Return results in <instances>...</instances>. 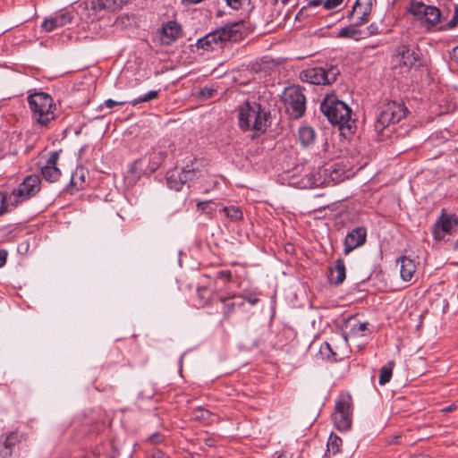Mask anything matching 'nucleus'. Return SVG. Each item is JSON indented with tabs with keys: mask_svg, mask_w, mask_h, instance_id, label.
I'll use <instances>...</instances> for the list:
<instances>
[{
	"mask_svg": "<svg viewBox=\"0 0 458 458\" xmlns=\"http://www.w3.org/2000/svg\"><path fill=\"white\" fill-rule=\"evenodd\" d=\"M407 12L428 30L434 29L441 20V12L437 7L421 1H411Z\"/></svg>",
	"mask_w": 458,
	"mask_h": 458,
	"instance_id": "nucleus-6",
	"label": "nucleus"
},
{
	"mask_svg": "<svg viewBox=\"0 0 458 458\" xmlns=\"http://www.w3.org/2000/svg\"><path fill=\"white\" fill-rule=\"evenodd\" d=\"M40 191V179L38 175H28L24 178L17 188L11 192V201L13 205L21 203L34 197Z\"/></svg>",
	"mask_w": 458,
	"mask_h": 458,
	"instance_id": "nucleus-10",
	"label": "nucleus"
},
{
	"mask_svg": "<svg viewBox=\"0 0 458 458\" xmlns=\"http://www.w3.org/2000/svg\"><path fill=\"white\" fill-rule=\"evenodd\" d=\"M222 211L229 217L232 221H239L242 218V210L234 206L224 207Z\"/></svg>",
	"mask_w": 458,
	"mask_h": 458,
	"instance_id": "nucleus-36",
	"label": "nucleus"
},
{
	"mask_svg": "<svg viewBox=\"0 0 458 458\" xmlns=\"http://www.w3.org/2000/svg\"><path fill=\"white\" fill-rule=\"evenodd\" d=\"M458 248V239L456 240L455 243H454V249H457Z\"/></svg>",
	"mask_w": 458,
	"mask_h": 458,
	"instance_id": "nucleus-57",
	"label": "nucleus"
},
{
	"mask_svg": "<svg viewBox=\"0 0 458 458\" xmlns=\"http://www.w3.org/2000/svg\"><path fill=\"white\" fill-rule=\"evenodd\" d=\"M394 367V361L389 360L386 365H384L380 369V374H379V377H378L379 385L384 386L390 381L392 375H393Z\"/></svg>",
	"mask_w": 458,
	"mask_h": 458,
	"instance_id": "nucleus-28",
	"label": "nucleus"
},
{
	"mask_svg": "<svg viewBox=\"0 0 458 458\" xmlns=\"http://www.w3.org/2000/svg\"><path fill=\"white\" fill-rule=\"evenodd\" d=\"M125 103H126L125 101H114L113 99H106L104 102L103 106H106L107 108H113L117 106H123Z\"/></svg>",
	"mask_w": 458,
	"mask_h": 458,
	"instance_id": "nucleus-45",
	"label": "nucleus"
},
{
	"mask_svg": "<svg viewBox=\"0 0 458 458\" xmlns=\"http://www.w3.org/2000/svg\"><path fill=\"white\" fill-rule=\"evenodd\" d=\"M457 25H458V4H454V15H453L452 19L445 26V29L451 30V29L455 28Z\"/></svg>",
	"mask_w": 458,
	"mask_h": 458,
	"instance_id": "nucleus-41",
	"label": "nucleus"
},
{
	"mask_svg": "<svg viewBox=\"0 0 458 458\" xmlns=\"http://www.w3.org/2000/svg\"><path fill=\"white\" fill-rule=\"evenodd\" d=\"M320 354L327 360L337 361L343 359V356L338 352V347L333 346L332 344L325 342L319 348Z\"/></svg>",
	"mask_w": 458,
	"mask_h": 458,
	"instance_id": "nucleus-26",
	"label": "nucleus"
},
{
	"mask_svg": "<svg viewBox=\"0 0 458 458\" xmlns=\"http://www.w3.org/2000/svg\"><path fill=\"white\" fill-rule=\"evenodd\" d=\"M358 25H354V22L348 27L342 28L338 33L337 37L342 38H357V37L360 34V31L356 29Z\"/></svg>",
	"mask_w": 458,
	"mask_h": 458,
	"instance_id": "nucleus-31",
	"label": "nucleus"
},
{
	"mask_svg": "<svg viewBox=\"0 0 458 458\" xmlns=\"http://www.w3.org/2000/svg\"><path fill=\"white\" fill-rule=\"evenodd\" d=\"M88 172L81 166L77 167L72 174L70 185L76 191H80L85 188L87 182Z\"/></svg>",
	"mask_w": 458,
	"mask_h": 458,
	"instance_id": "nucleus-24",
	"label": "nucleus"
},
{
	"mask_svg": "<svg viewBox=\"0 0 458 458\" xmlns=\"http://www.w3.org/2000/svg\"><path fill=\"white\" fill-rule=\"evenodd\" d=\"M346 277L345 264L343 259H337L334 267H329L328 280L336 285L341 284Z\"/></svg>",
	"mask_w": 458,
	"mask_h": 458,
	"instance_id": "nucleus-20",
	"label": "nucleus"
},
{
	"mask_svg": "<svg viewBox=\"0 0 458 458\" xmlns=\"http://www.w3.org/2000/svg\"><path fill=\"white\" fill-rule=\"evenodd\" d=\"M345 327L350 329L348 335L353 336L365 335V331L369 330L368 322H360L354 318H350L346 321Z\"/></svg>",
	"mask_w": 458,
	"mask_h": 458,
	"instance_id": "nucleus-25",
	"label": "nucleus"
},
{
	"mask_svg": "<svg viewBox=\"0 0 458 458\" xmlns=\"http://www.w3.org/2000/svg\"><path fill=\"white\" fill-rule=\"evenodd\" d=\"M199 412H200V415L198 416V418H203V419H208V416H209V411H207V410H204V409H200L199 410Z\"/></svg>",
	"mask_w": 458,
	"mask_h": 458,
	"instance_id": "nucleus-51",
	"label": "nucleus"
},
{
	"mask_svg": "<svg viewBox=\"0 0 458 458\" xmlns=\"http://www.w3.org/2000/svg\"><path fill=\"white\" fill-rule=\"evenodd\" d=\"M31 119L40 127H47L56 118V105L53 98L46 92H34L27 98Z\"/></svg>",
	"mask_w": 458,
	"mask_h": 458,
	"instance_id": "nucleus-4",
	"label": "nucleus"
},
{
	"mask_svg": "<svg viewBox=\"0 0 458 458\" xmlns=\"http://www.w3.org/2000/svg\"><path fill=\"white\" fill-rule=\"evenodd\" d=\"M208 293V289L205 287H199L197 290V295L200 300V304L205 305L208 301L206 300L205 294Z\"/></svg>",
	"mask_w": 458,
	"mask_h": 458,
	"instance_id": "nucleus-44",
	"label": "nucleus"
},
{
	"mask_svg": "<svg viewBox=\"0 0 458 458\" xmlns=\"http://www.w3.org/2000/svg\"><path fill=\"white\" fill-rule=\"evenodd\" d=\"M17 206L11 201V193L0 191V216L14 209Z\"/></svg>",
	"mask_w": 458,
	"mask_h": 458,
	"instance_id": "nucleus-30",
	"label": "nucleus"
},
{
	"mask_svg": "<svg viewBox=\"0 0 458 458\" xmlns=\"http://www.w3.org/2000/svg\"><path fill=\"white\" fill-rule=\"evenodd\" d=\"M452 59L458 64V46L453 49Z\"/></svg>",
	"mask_w": 458,
	"mask_h": 458,
	"instance_id": "nucleus-49",
	"label": "nucleus"
},
{
	"mask_svg": "<svg viewBox=\"0 0 458 458\" xmlns=\"http://www.w3.org/2000/svg\"><path fill=\"white\" fill-rule=\"evenodd\" d=\"M240 299L241 297H238L237 293H233L228 296L222 295L218 298V301L223 304L222 313L224 320L229 321L236 308L244 306V301H240Z\"/></svg>",
	"mask_w": 458,
	"mask_h": 458,
	"instance_id": "nucleus-16",
	"label": "nucleus"
},
{
	"mask_svg": "<svg viewBox=\"0 0 458 458\" xmlns=\"http://www.w3.org/2000/svg\"><path fill=\"white\" fill-rule=\"evenodd\" d=\"M397 55L400 57V65L407 68H411L420 60L419 49L410 48L406 45L398 47Z\"/></svg>",
	"mask_w": 458,
	"mask_h": 458,
	"instance_id": "nucleus-17",
	"label": "nucleus"
},
{
	"mask_svg": "<svg viewBox=\"0 0 458 458\" xmlns=\"http://www.w3.org/2000/svg\"><path fill=\"white\" fill-rule=\"evenodd\" d=\"M286 113L292 119L301 118L306 110V98L300 86L285 88L282 95Z\"/></svg>",
	"mask_w": 458,
	"mask_h": 458,
	"instance_id": "nucleus-8",
	"label": "nucleus"
},
{
	"mask_svg": "<svg viewBox=\"0 0 458 458\" xmlns=\"http://www.w3.org/2000/svg\"><path fill=\"white\" fill-rule=\"evenodd\" d=\"M216 204L212 201H199L197 204V210L206 214L208 216L212 217L216 212Z\"/></svg>",
	"mask_w": 458,
	"mask_h": 458,
	"instance_id": "nucleus-32",
	"label": "nucleus"
},
{
	"mask_svg": "<svg viewBox=\"0 0 458 458\" xmlns=\"http://www.w3.org/2000/svg\"><path fill=\"white\" fill-rule=\"evenodd\" d=\"M341 445H342V439L338 436H336L335 434H331L327 440V452L331 453L332 454H335L340 451Z\"/></svg>",
	"mask_w": 458,
	"mask_h": 458,
	"instance_id": "nucleus-34",
	"label": "nucleus"
},
{
	"mask_svg": "<svg viewBox=\"0 0 458 458\" xmlns=\"http://www.w3.org/2000/svg\"><path fill=\"white\" fill-rule=\"evenodd\" d=\"M321 112L328 121L340 129L351 128V108L335 95L327 96L320 104Z\"/></svg>",
	"mask_w": 458,
	"mask_h": 458,
	"instance_id": "nucleus-5",
	"label": "nucleus"
},
{
	"mask_svg": "<svg viewBox=\"0 0 458 458\" xmlns=\"http://www.w3.org/2000/svg\"><path fill=\"white\" fill-rule=\"evenodd\" d=\"M343 341H344V344H347V335H343Z\"/></svg>",
	"mask_w": 458,
	"mask_h": 458,
	"instance_id": "nucleus-55",
	"label": "nucleus"
},
{
	"mask_svg": "<svg viewBox=\"0 0 458 458\" xmlns=\"http://www.w3.org/2000/svg\"><path fill=\"white\" fill-rule=\"evenodd\" d=\"M344 0H325L324 7L327 10L336 8L343 4Z\"/></svg>",
	"mask_w": 458,
	"mask_h": 458,
	"instance_id": "nucleus-42",
	"label": "nucleus"
},
{
	"mask_svg": "<svg viewBox=\"0 0 458 458\" xmlns=\"http://www.w3.org/2000/svg\"><path fill=\"white\" fill-rule=\"evenodd\" d=\"M299 138L303 145H309L314 140L315 132L310 127H301L299 131Z\"/></svg>",
	"mask_w": 458,
	"mask_h": 458,
	"instance_id": "nucleus-35",
	"label": "nucleus"
},
{
	"mask_svg": "<svg viewBox=\"0 0 458 458\" xmlns=\"http://www.w3.org/2000/svg\"><path fill=\"white\" fill-rule=\"evenodd\" d=\"M167 186L174 191H180L185 184L182 170L174 168L169 170L165 176Z\"/></svg>",
	"mask_w": 458,
	"mask_h": 458,
	"instance_id": "nucleus-23",
	"label": "nucleus"
},
{
	"mask_svg": "<svg viewBox=\"0 0 458 458\" xmlns=\"http://www.w3.org/2000/svg\"><path fill=\"white\" fill-rule=\"evenodd\" d=\"M306 177L308 178V185L310 188L318 187L323 183L321 176L318 173L316 174L314 173L309 174L306 175Z\"/></svg>",
	"mask_w": 458,
	"mask_h": 458,
	"instance_id": "nucleus-39",
	"label": "nucleus"
},
{
	"mask_svg": "<svg viewBox=\"0 0 458 458\" xmlns=\"http://www.w3.org/2000/svg\"><path fill=\"white\" fill-rule=\"evenodd\" d=\"M409 110L403 102L384 103L374 124L378 140H385L395 131V125L406 120Z\"/></svg>",
	"mask_w": 458,
	"mask_h": 458,
	"instance_id": "nucleus-1",
	"label": "nucleus"
},
{
	"mask_svg": "<svg viewBox=\"0 0 458 458\" xmlns=\"http://www.w3.org/2000/svg\"><path fill=\"white\" fill-rule=\"evenodd\" d=\"M183 4H198L202 0H182Z\"/></svg>",
	"mask_w": 458,
	"mask_h": 458,
	"instance_id": "nucleus-53",
	"label": "nucleus"
},
{
	"mask_svg": "<svg viewBox=\"0 0 458 458\" xmlns=\"http://www.w3.org/2000/svg\"><path fill=\"white\" fill-rule=\"evenodd\" d=\"M374 0H355L352 10L347 14V19L354 25L366 23L372 11Z\"/></svg>",
	"mask_w": 458,
	"mask_h": 458,
	"instance_id": "nucleus-12",
	"label": "nucleus"
},
{
	"mask_svg": "<svg viewBox=\"0 0 458 458\" xmlns=\"http://www.w3.org/2000/svg\"><path fill=\"white\" fill-rule=\"evenodd\" d=\"M367 241V229L365 226H357L349 231L344 241V253L350 254L352 250L361 247Z\"/></svg>",
	"mask_w": 458,
	"mask_h": 458,
	"instance_id": "nucleus-13",
	"label": "nucleus"
},
{
	"mask_svg": "<svg viewBox=\"0 0 458 458\" xmlns=\"http://www.w3.org/2000/svg\"><path fill=\"white\" fill-rule=\"evenodd\" d=\"M59 159V152L52 151L46 161V164L41 166L40 174L43 179L49 182H55L61 176V171L57 167Z\"/></svg>",
	"mask_w": 458,
	"mask_h": 458,
	"instance_id": "nucleus-14",
	"label": "nucleus"
},
{
	"mask_svg": "<svg viewBox=\"0 0 458 458\" xmlns=\"http://www.w3.org/2000/svg\"><path fill=\"white\" fill-rule=\"evenodd\" d=\"M216 280H221L224 284L233 281V274L230 270H219L215 275Z\"/></svg>",
	"mask_w": 458,
	"mask_h": 458,
	"instance_id": "nucleus-38",
	"label": "nucleus"
},
{
	"mask_svg": "<svg viewBox=\"0 0 458 458\" xmlns=\"http://www.w3.org/2000/svg\"><path fill=\"white\" fill-rule=\"evenodd\" d=\"M267 118L268 112L256 101H245L238 107V124L242 131L264 132Z\"/></svg>",
	"mask_w": 458,
	"mask_h": 458,
	"instance_id": "nucleus-2",
	"label": "nucleus"
},
{
	"mask_svg": "<svg viewBox=\"0 0 458 458\" xmlns=\"http://www.w3.org/2000/svg\"><path fill=\"white\" fill-rule=\"evenodd\" d=\"M456 407L454 405H449L442 409V411L444 412H450L453 411Z\"/></svg>",
	"mask_w": 458,
	"mask_h": 458,
	"instance_id": "nucleus-52",
	"label": "nucleus"
},
{
	"mask_svg": "<svg viewBox=\"0 0 458 458\" xmlns=\"http://www.w3.org/2000/svg\"><path fill=\"white\" fill-rule=\"evenodd\" d=\"M339 74L340 70L337 66H315L301 71L300 79L313 85H329L336 81Z\"/></svg>",
	"mask_w": 458,
	"mask_h": 458,
	"instance_id": "nucleus-7",
	"label": "nucleus"
},
{
	"mask_svg": "<svg viewBox=\"0 0 458 458\" xmlns=\"http://www.w3.org/2000/svg\"><path fill=\"white\" fill-rule=\"evenodd\" d=\"M276 458H282V455H278Z\"/></svg>",
	"mask_w": 458,
	"mask_h": 458,
	"instance_id": "nucleus-58",
	"label": "nucleus"
},
{
	"mask_svg": "<svg viewBox=\"0 0 458 458\" xmlns=\"http://www.w3.org/2000/svg\"><path fill=\"white\" fill-rule=\"evenodd\" d=\"M20 442V437L17 432H10L6 435L4 442L0 445V456L9 458L13 454V448Z\"/></svg>",
	"mask_w": 458,
	"mask_h": 458,
	"instance_id": "nucleus-22",
	"label": "nucleus"
},
{
	"mask_svg": "<svg viewBox=\"0 0 458 458\" xmlns=\"http://www.w3.org/2000/svg\"><path fill=\"white\" fill-rule=\"evenodd\" d=\"M204 443L206 444V445L211 447L215 445V439L212 437H207L204 439Z\"/></svg>",
	"mask_w": 458,
	"mask_h": 458,
	"instance_id": "nucleus-50",
	"label": "nucleus"
},
{
	"mask_svg": "<svg viewBox=\"0 0 458 458\" xmlns=\"http://www.w3.org/2000/svg\"><path fill=\"white\" fill-rule=\"evenodd\" d=\"M332 418L338 430L348 431L351 429L352 423V403L350 395H343L336 401Z\"/></svg>",
	"mask_w": 458,
	"mask_h": 458,
	"instance_id": "nucleus-9",
	"label": "nucleus"
},
{
	"mask_svg": "<svg viewBox=\"0 0 458 458\" xmlns=\"http://www.w3.org/2000/svg\"><path fill=\"white\" fill-rule=\"evenodd\" d=\"M458 228V217L454 214H447L442 209L440 216L437 219L432 229L434 240L441 242L446 235H451Z\"/></svg>",
	"mask_w": 458,
	"mask_h": 458,
	"instance_id": "nucleus-11",
	"label": "nucleus"
},
{
	"mask_svg": "<svg viewBox=\"0 0 458 458\" xmlns=\"http://www.w3.org/2000/svg\"><path fill=\"white\" fill-rule=\"evenodd\" d=\"M184 182H193L202 175V172L194 166L193 164L186 165L182 169Z\"/></svg>",
	"mask_w": 458,
	"mask_h": 458,
	"instance_id": "nucleus-27",
	"label": "nucleus"
},
{
	"mask_svg": "<svg viewBox=\"0 0 458 458\" xmlns=\"http://www.w3.org/2000/svg\"><path fill=\"white\" fill-rule=\"evenodd\" d=\"M130 0H91L90 6L95 12L102 10L115 12L127 4Z\"/></svg>",
	"mask_w": 458,
	"mask_h": 458,
	"instance_id": "nucleus-19",
	"label": "nucleus"
},
{
	"mask_svg": "<svg viewBox=\"0 0 458 458\" xmlns=\"http://www.w3.org/2000/svg\"><path fill=\"white\" fill-rule=\"evenodd\" d=\"M259 293L258 291H249L243 290L242 293L238 294V297H241L240 301H247L250 305H256L259 302Z\"/></svg>",
	"mask_w": 458,
	"mask_h": 458,
	"instance_id": "nucleus-33",
	"label": "nucleus"
},
{
	"mask_svg": "<svg viewBox=\"0 0 458 458\" xmlns=\"http://www.w3.org/2000/svg\"><path fill=\"white\" fill-rule=\"evenodd\" d=\"M73 20V13L72 11H61L55 14V16L46 19L41 28L47 31L51 32L57 28H62L72 22Z\"/></svg>",
	"mask_w": 458,
	"mask_h": 458,
	"instance_id": "nucleus-15",
	"label": "nucleus"
},
{
	"mask_svg": "<svg viewBox=\"0 0 458 458\" xmlns=\"http://www.w3.org/2000/svg\"><path fill=\"white\" fill-rule=\"evenodd\" d=\"M158 95H159V91L158 90H150L149 92H148L144 96L139 97L138 98H135V99L131 100L130 102V104L131 106H137L140 103L148 102V101L156 99L158 97Z\"/></svg>",
	"mask_w": 458,
	"mask_h": 458,
	"instance_id": "nucleus-37",
	"label": "nucleus"
},
{
	"mask_svg": "<svg viewBox=\"0 0 458 458\" xmlns=\"http://www.w3.org/2000/svg\"><path fill=\"white\" fill-rule=\"evenodd\" d=\"M165 441V436L161 433L156 432L152 435H150L148 439L147 443L151 445H160L164 443Z\"/></svg>",
	"mask_w": 458,
	"mask_h": 458,
	"instance_id": "nucleus-40",
	"label": "nucleus"
},
{
	"mask_svg": "<svg viewBox=\"0 0 458 458\" xmlns=\"http://www.w3.org/2000/svg\"><path fill=\"white\" fill-rule=\"evenodd\" d=\"M325 0H310L308 5L309 6H318L320 4L324 5Z\"/></svg>",
	"mask_w": 458,
	"mask_h": 458,
	"instance_id": "nucleus-48",
	"label": "nucleus"
},
{
	"mask_svg": "<svg viewBox=\"0 0 458 458\" xmlns=\"http://www.w3.org/2000/svg\"><path fill=\"white\" fill-rule=\"evenodd\" d=\"M216 92V89H214L212 88H203L200 90L201 96L204 98H212Z\"/></svg>",
	"mask_w": 458,
	"mask_h": 458,
	"instance_id": "nucleus-46",
	"label": "nucleus"
},
{
	"mask_svg": "<svg viewBox=\"0 0 458 458\" xmlns=\"http://www.w3.org/2000/svg\"><path fill=\"white\" fill-rule=\"evenodd\" d=\"M417 458H430L428 454H420L417 456Z\"/></svg>",
	"mask_w": 458,
	"mask_h": 458,
	"instance_id": "nucleus-54",
	"label": "nucleus"
},
{
	"mask_svg": "<svg viewBox=\"0 0 458 458\" xmlns=\"http://www.w3.org/2000/svg\"><path fill=\"white\" fill-rule=\"evenodd\" d=\"M8 252L2 249L0 250V267H3L7 260Z\"/></svg>",
	"mask_w": 458,
	"mask_h": 458,
	"instance_id": "nucleus-47",
	"label": "nucleus"
},
{
	"mask_svg": "<svg viewBox=\"0 0 458 458\" xmlns=\"http://www.w3.org/2000/svg\"><path fill=\"white\" fill-rule=\"evenodd\" d=\"M250 0H225L226 4L233 9L238 10L244 3Z\"/></svg>",
	"mask_w": 458,
	"mask_h": 458,
	"instance_id": "nucleus-43",
	"label": "nucleus"
},
{
	"mask_svg": "<svg viewBox=\"0 0 458 458\" xmlns=\"http://www.w3.org/2000/svg\"><path fill=\"white\" fill-rule=\"evenodd\" d=\"M242 28V21L225 24L199 38L196 46L199 49L211 51L223 47L227 41H240L243 37Z\"/></svg>",
	"mask_w": 458,
	"mask_h": 458,
	"instance_id": "nucleus-3",
	"label": "nucleus"
},
{
	"mask_svg": "<svg viewBox=\"0 0 458 458\" xmlns=\"http://www.w3.org/2000/svg\"><path fill=\"white\" fill-rule=\"evenodd\" d=\"M397 264H400V276L405 282H410L417 269V262L415 259L407 256H402L397 259Z\"/></svg>",
	"mask_w": 458,
	"mask_h": 458,
	"instance_id": "nucleus-18",
	"label": "nucleus"
},
{
	"mask_svg": "<svg viewBox=\"0 0 458 458\" xmlns=\"http://www.w3.org/2000/svg\"><path fill=\"white\" fill-rule=\"evenodd\" d=\"M167 157V152L165 150L154 151L149 156V169L150 171H156L162 164V162Z\"/></svg>",
	"mask_w": 458,
	"mask_h": 458,
	"instance_id": "nucleus-29",
	"label": "nucleus"
},
{
	"mask_svg": "<svg viewBox=\"0 0 458 458\" xmlns=\"http://www.w3.org/2000/svg\"><path fill=\"white\" fill-rule=\"evenodd\" d=\"M181 26L174 21H170L165 23L161 29V33L166 39V44H169L170 42L178 39L181 36Z\"/></svg>",
	"mask_w": 458,
	"mask_h": 458,
	"instance_id": "nucleus-21",
	"label": "nucleus"
},
{
	"mask_svg": "<svg viewBox=\"0 0 458 458\" xmlns=\"http://www.w3.org/2000/svg\"><path fill=\"white\" fill-rule=\"evenodd\" d=\"M161 454H162V453L160 451H158L155 457L159 458Z\"/></svg>",
	"mask_w": 458,
	"mask_h": 458,
	"instance_id": "nucleus-56",
	"label": "nucleus"
}]
</instances>
